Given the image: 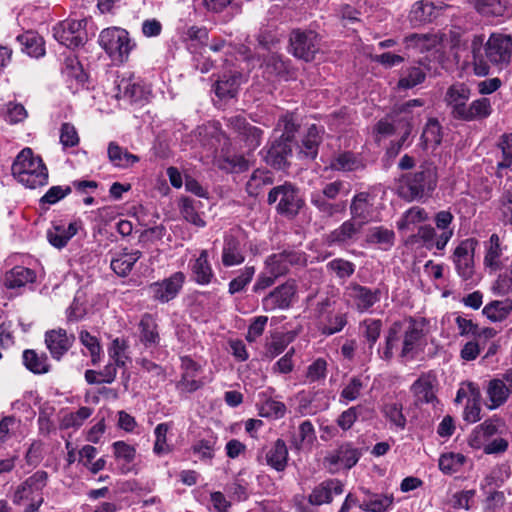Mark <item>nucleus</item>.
<instances>
[{
	"label": "nucleus",
	"mask_w": 512,
	"mask_h": 512,
	"mask_svg": "<svg viewBox=\"0 0 512 512\" xmlns=\"http://www.w3.org/2000/svg\"><path fill=\"white\" fill-rule=\"evenodd\" d=\"M268 204H276V211L289 218L295 217L304 206L299 189L289 182L273 187L268 193Z\"/></svg>",
	"instance_id": "5"
},
{
	"label": "nucleus",
	"mask_w": 512,
	"mask_h": 512,
	"mask_svg": "<svg viewBox=\"0 0 512 512\" xmlns=\"http://www.w3.org/2000/svg\"><path fill=\"white\" fill-rule=\"evenodd\" d=\"M254 275V266H246L244 269H242L239 274L229 282V294L234 295L244 291L247 285L252 281Z\"/></svg>",
	"instance_id": "53"
},
{
	"label": "nucleus",
	"mask_w": 512,
	"mask_h": 512,
	"mask_svg": "<svg viewBox=\"0 0 512 512\" xmlns=\"http://www.w3.org/2000/svg\"><path fill=\"white\" fill-rule=\"evenodd\" d=\"M295 293V282L287 281L286 283L276 287L262 299L263 310L266 312H272L277 309H287L290 307Z\"/></svg>",
	"instance_id": "11"
},
{
	"label": "nucleus",
	"mask_w": 512,
	"mask_h": 512,
	"mask_svg": "<svg viewBox=\"0 0 512 512\" xmlns=\"http://www.w3.org/2000/svg\"><path fill=\"white\" fill-rule=\"evenodd\" d=\"M492 113L491 102L488 98L482 97L467 104L460 120L474 121L487 118Z\"/></svg>",
	"instance_id": "30"
},
{
	"label": "nucleus",
	"mask_w": 512,
	"mask_h": 512,
	"mask_svg": "<svg viewBox=\"0 0 512 512\" xmlns=\"http://www.w3.org/2000/svg\"><path fill=\"white\" fill-rule=\"evenodd\" d=\"M393 503V496L375 494L362 501L359 507L369 512H386Z\"/></svg>",
	"instance_id": "50"
},
{
	"label": "nucleus",
	"mask_w": 512,
	"mask_h": 512,
	"mask_svg": "<svg viewBox=\"0 0 512 512\" xmlns=\"http://www.w3.org/2000/svg\"><path fill=\"white\" fill-rule=\"evenodd\" d=\"M428 219L426 211L418 206L408 209L397 222L399 230H409L411 225L423 222Z\"/></svg>",
	"instance_id": "54"
},
{
	"label": "nucleus",
	"mask_w": 512,
	"mask_h": 512,
	"mask_svg": "<svg viewBox=\"0 0 512 512\" xmlns=\"http://www.w3.org/2000/svg\"><path fill=\"white\" fill-rule=\"evenodd\" d=\"M140 341L146 346L151 347L159 343V333L157 323L152 315L144 314L139 323Z\"/></svg>",
	"instance_id": "35"
},
{
	"label": "nucleus",
	"mask_w": 512,
	"mask_h": 512,
	"mask_svg": "<svg viewBox=\"0 0 512 512\" xmlns=\"http://www.w3.org/2000/svg\"><path fill=\"white\" fill-rule=\"evenodd\" d=\"M75 341L74 335H68L65 329H52L45 333V344L51 356L60 360L72 347Z\"/></svg>",
	"instance_id": "15"
},
{
	"label": "nucleus",
	"mask_w": 512,
	"mask_h": 512,
	"mask_svg": "<svg viewBox=\"0 0 512 512\" xmlns=\"http://www.w3.org/2000/svg\"><path fill=\"white\" fill-rule=\"evenodd\" d=\"M502 250L500 248V240L497 234H492L489 239V247L484 258V264L486 267L496 271L500 269V256Z\"/></svg>",
	"instance_id": "51"
},
{
	"label": "nucleus",
	"mask_w": 512,
	"mask_h": 512,
	"mask_svg": "<svg viewBox=\"0 0 512 512\" xmlns=\"http://www.w3.org/2000/svg\"><path fill=\"white\" fill-rule=\"evenodd\" d=\"M436 185V169L431 165H421L417 171L403 174L399 178L397 191L401 198L411 202L429 196Z\"/></svg>",
	"instance_id": "4"
},
{
	"label": "nucleus",
	"mask_w": 512,
	"mask_h": 512,
	"mask_svg": "<svg viewBox=\"0 0 512 512\" xmlns=\"http://www.w3.org/2000/svg\"><path fill=\"white\" fill-rule=\"evenodd\" d=\"M473 55V70L478 76L489 74L488 63L503 67L507 65L512 56V38L502 33H492L485 42L482 34L474 35L471 40Z\"/></svg>",
	"instance_id": "2"
},
{
	"label": "nucleus",
	"mask_w": 512,
	"mask_h": 512,
	"mask_svg": "<svg viewBox=\"0 0 512 512\" xmlns=\"http://www.w3.org/2000/svg\"><path fill=\"white\" fill-rule=\"evenodd\" d=\"M348 296L354 301L356 308L363 312L370 309L375 303L380 301V289H370L357 283H351L347 287Z\"/></svg>",
	"instance_id": "17"
},
{
	"label": "nucleus",
	"mask_w": 512,
	"mask_h": 512,
	"mask_svg": "<svg viewBox=\"0 0 512 512\" xmlns=\"http://www.w3.org/2000/svg\"><path fill=\"white\" fill-rule=\"evenodd\" d=\"M468 389L470 391V397L465 406L464 419L470 423H475L480 420L481 409L479 401L481 393L473 383H468Z\"/></svg>",
	"instance_id": "43"
},
{
	"label": "nucleus",
	"mask_w": 512,
	"mask_h": 512,
	"mask_svg": "<svg viewBox=\"0 0 512 512\" xmlns=\"http://www.w3.org/2000/svg\"><path fill=\"white\" fill-rule=\"evenodd\" d=\"M245 261V255L242 252L240 242L237 238L230 235L225 237L222 250V263L226 267L240 265Z\"/></svg>",
	"instance_id": "27"
},
{
	"label": "nucleus",
	"mask_w": 512,
	"mask_h": 512,
	"mask_svg": "<svg viewBox=\"0 0 512 512\" xmlns=\"http://www.w3.org/2000/svg\"><path fill=\"white\" fill-rule=\"evenodd\" d=\"M118 93L117 96L119 98H126L130 101H138L142 99L144 95V89L138 83H136L132 78H121L117 83Z\"/></svg>",
	"instance_id": "44"
},
{
	"label": "nucleus",
	"mask_w": 512,
	"mask_h": 512,
	"mask_svg": "<svg viewBox=\"0 0 512 512\" xmlns=\"http://www.w3.org/2000/svg\"><path fill=\"white\" fill-rule=\"evenodd\" d=\"M364 386L365 384L362 378L360 376H354L342 389L340 397L347 401H354L360 396Z\"/></svg>",
	"instance_id": "62"
},
{
	"label": "nucleus",
	"mask_w": 512,
	"mask_h": 512,
	"mask_svg": "<svg viewBox=\"0 0 512 512\" xmlns=\"http://www.w3.org/2000/svg\"><path fill=\"white\" fill-rule=\"evenodd\" d=\"M274 182L273 174L267 170H255L246 183V191L250 196L256 197L263 188L272 185Z\"/></svg>",
	"instance_id": "40"
},
{
	"label": "nucleus",
	"mask_w": 512,
	"mask_h": 512,
	"mask_svg": "<svg viewBox=\"0 0 512 512\" xmlns=\"http://www.w3.org/2000/svg\"><path fill=\"white\" fill-rule=\"evenodd\" d=\"M184 274L176 272L162 282H155L150 285V291L153 294V298L162 303L169 302L174 299L179 293L184 283Z\"/></svg>",
	"instance_id": "14"
},
{
	"label": "nucleus",
	"mask_w": 512,
	"mask_h": 512,
	"mask_svg": "<svg viewBox=\"0 0 512 512\" xmlns=\"http://www.w3.org/2000/svg\"><path fill=\"white\" fill-rule=\"evenodd\" d=\"M183 369L181 380L177 383V388L183 392H194L203 386V382L197 379L200 366L191 358L181 359Z\"/></svg>",
	"instance_id": "20"
},
{
	"label": "nucleus",
	"mask_w": 512,
	"mask_h": 512,
	"mask_svg": "<svg viewBox=\"0 0 512 512\" xmlns=\"http://www.w3.org/2000/svg\"><path fill=\"white\" fill-rule=\"evenodd\" d=\"M291 53L306 62L314 60L319 51V40L312 30H292L289 38Z\"/></svg>",
	"instance_id": "7"
},
{
	"label": "nucleus",
	"mask_w": 512,
	"mask_h": 512,
	"mask_svg": "<svg viewBox=\"0 0 512 512\" xmlns=\"http://www.w3.org/2000/svg\"><path fill=\"white\" fill-rule=\"evenodd\" d=\"M477 241L473 238L463 240L455 249L453 261L459 276L468 280L474 273L473 256Z\"/></svg>",
	"instance_id": "9"
},
{
	"label": "nucleus",
	"mask_w": 512,
	"mask_h": 512,
	"mask_svg": "<svg viewBox=\"0 0 512 512\" xmlns=\"http://www.w3.org/2000/svg\"><path fill=\"white\" fill-rule=\"evenodd\" d=\"M80 226L81 223L78 221L71 222L67 227L64 225H53L47 231V239L52 246L61 249L78 232Z\"/></svg>",
	"instance_id": "25"
},
{
	"label": "nucleus",
	"mask_w": 512,
	"mask_h": 512,
	"mask_svg": "<svg viewBox=\"0 0 512 512\" xmlns=\"http://www.w3.org/2000/svg\"><path fill=\"white\" fill-rule=\"evenodd\" d=\"M24 366L34 374H46L50 371V364L45 353H38L33 349L23 352Z\"/></svg>",
	"instance_id": "33"
},
{
	"label": "nucleus",
	"mask_w": 512,
	"mask_h": 512,
	"mask_svg": "<svg viewBox=\"0 0 512 512\" xmlns=\"http://www.w3.org/2000/svg\"><path fill=\"white\" fill-rule=\"evenodd\" d=\"M470 95L471 90L464 83H454L447 89L444 100L455 119L460 120Z\"/></svg>",
	"instance_id": "16"
},
{
	"label": "nucleus",
	"mask_w": 512,
	"mask_h": 512,
	"mask_svg": "<svg viewBox=\"0 0 512 512\" xmlns=\"http://www.w3.org/2000/svg\"><path fill=\"white\" fill-rule=\"evenodd\" d=\"M385 417L395 426L404 429L406 418L402 413V406L397 403H388L383 407Z\"/></svg>",
	"instance_id": "63"
},
{
	"label": "nucleus",
	"mask_w": 512,
	"mask_h": 512,
	"mask_svg": "<svg viewBox=\"0 0 512 512\" xmlns=\"http://www.w3.org/2000/svg\"><path fill=\"white\" fill-rule=\"evenodd\" d=\"M411 14L419 22H430L436 17V6L432 0H421L413 5Z\"/></svg>",
	"instance_id": "55"
},
{
	"label": "nucleus",
	"mask_w": 512,
	"mask_h": 512,
	"mask_svg": "<svg viewBox=\"0 0 512 512\" xmlns=\"http://www.w3.org/2000/svg\"><path fill=\"white\" fill-rule=\"evenodd\" d=\"M291 153V143L277 139L266 151L264 160L268 165L276 169H283L287 165V158Z\"/></svg>",
	"instance_id": "23"
},
{
	"label": "nucleus",
	"mask_w": 512,
	"mask_h": 512,
	"mask_svg": "<svg viewBox=\"0 0 512 512\" xmlns=\"http://www.w3.org/2000/svg\"><path fill=\"white\" fill-rule=\"evenodd\" d=\"M35 273L33 270L17 266L5 275L4 284L9 289H15L33 282Z\"/></svg>",
	"instance_id": "39"
},
{
	"label": "nucleus",
	"mask_w": 512,
	"mask_h": 512,
	"mask_svg": "<svg viewBox=\"0 0 512 512\" xmlns=\"http://www.w3.org/2000/svg\"><path fill=\"white\" fill-rule=\"evenodd\" d=\"M363 328V336L368 343V348L371 351L380 337L382 322L379 319H366L361 324Z\"/></svg>",
	"instance_id": "58"
},
{
	"label": "nucleus",
	"mask_w": 512,
	"mask_h": 512,
	"mask_svg": "<svg viewBox=\"0 0 512 512\" xmlns=\"http://www.w3.org/2000/svg\"><path fill=\"white\" fill-rule=\"evenodd\" d=\"M199 200L183 198L181 200L180 212L183 218L197 227H204L205 221L202 219L199 209L201 208Z\"/></svg>",
	"instance_id": "41"
},
{
	"label": "nucleus",
	"mask_w": 512,
	"mask_h": 512,
	"mask_svg": "<svg viewBox=\"0 0 512 512\" xmlns=\"http://www.w3.org/2000/svg\"><path fill=\"white\" fill-rule=\"evenodd\" d=\"M411 391L418 404L432 403L436 399L432 382L428 377H420L417 379L412 384Z\"/></svg>",
	"instance_id": "42"
},
{
	"label": "nucleus",
	"mask_w": 512,
	"mask_h": 512,
	"mask_svg": "<svg viewBox=\"0 0 512 512\" xmlns=\"http://www.w3.org/2000/svg\"><path fill=\"white\" fill-rule=\"evenodd\" d=\"M424 105V101L421 99H412L399 106H397V116L399 117V124L403 123V133L397 143H401V146L408 139L413 121L415 117L419 116V113H414V108H421Z\"/></svg>",
	"instance_id": "21"
},
{
	"label": "nucleus",
	"mask_w": 512,
	"mask_h": 512,
	"mask_svg": "<svg viewBox=\"0 0 512 512\" xmlns=\"http://www.w3.org/2000/svg\"><path fill=\"white\" fill-rule=\"evenodd\" d=\"M47 479V472L36 471L17 487L13 498L14 503L19 504L23 500H31V502L37 500L39 496H42L41 491L46 486Z\"/></svg>",
	"instance_id": "10"
},
{
	"label": "nucleus",
	"mask_w": 512,
	"mask_h": 512,
	"mask_svg": "<svg viewBox=\"0 0 512 512\" xmlns=\"http://www.w3.org/2000/svg\"><path fill=\"white\" fill-rule=\"evenodd\" d=\"M288 449L282 439H277L266 453V462L276 471H283L287 466Z\"/></svg>",
	"instance_id": "31"
},
{
	"label": "nucleus",
	"mask_w": 512,
	"mask_h": 512,
	"mask_svg": "<svg viewBox=\"0 0 512 512\" xmlns=\"http://www.w3.org/2000/svg\"><path fill=\"white\" fill-rule=\"evenodd\" d=\"M487 393L492 402L490 409H493L503 404L511 392L508 389L507 383H504V380L494 379L490 381Z\"/></svg>",
	"instance_id": "48"
},
{
	"label": "nucleus",
	"mask_w": 512,
	"mask_h": 512,
	"mask_svg": "<svg viewBox=\"0 0 512 512\" xmlns=\"http://www.w3.org/2000/svg\"><path fill=\"white\" fill-rule=\"evenodd\" d=\"M142 256L141 251L136 250L129 252L127 248L123 249V252L111 261V269L119 276H127L135 263Z\"/></svg>",
	"instance_id": "29"
},
{
	"label": "nucleus",
	"mask_w": 512,
	"mask_h": 512,
	"mask_svg": "<svg viewBox=\"0 0 512 512\" xmlns=\"http://www.w3.org/2000/svg\"><path fill=\"white\" fill-rule=\"evenodd\" d=\"M99 43L113 61L123 62L132 48L128 32L120 28L104 29Z\"/></svg>",
	"instance_id": "6"
},
{
	"label": "nucleus",
	"mask_w": 512,
	"mask_h": 512,
	"mask_svg": "<svg viewBox=\"0 0 512 512\" xmlns=\"http://www.w3.org/2000/svg\"><path fill=\"white\" fill-rule=\"evenodd\" d=\"M167 423H160L155 427V443L153 451L157 455H165L172 451L171 446L167 443V433L169 431Z\"/></svg>",
	"instance_id": "59"
},
{
	"label": "nucleus",
	"mask_w": 512,
	"mask_h": 512,
	"mask_svg": "<svg viewBox=\"0 0 512 512\" xmlns=\"http://www.w3.org/2000/svg\"><path fill=\"white\" fill-rule=\"evenodd\" d=\"M311 204L325 217H333L346 211V201L331 202L329 199L313 192L310 197Z\"/></svg>",
	"instance_id": "34"
},
{
	"label": "nucleus",
	"mask_w": 512,
	"mask_h": 512,
	"mask_svg": "<svg viewBox=\"0 0 512 512\" xmlns=\"http://www.w3.org/2000/svg\"><path fill=\"white\" fill-rule=\"evenodd\" d=\"M79 339L82 345L89 350L92 364H97L100 360L101 353V346L98 339L86 330L80 332Z\"/></svg>",
	"instance_id": "61"
},
{
	"label": "nucleus",
	"mask_w": 512,
	"mask_h": 512,
	"mask_svg": "<svg viewBox=\"0 0 512 512\" xmlns=\"http://www.w3.org/2000/svg\"><path fill=\"white\" fill-rule=\"evenodd\" d=\"M17 41L31 57L39 58L45 54L43 38L33 31H27L19 35Z\"/></svg>",
	"instance_id": "36"
},
{
	"label": "nucleus",
	"mask_w": 512,
	"mask_h": 512,
	"mask_svg": "<svg viewBox=\"0 0 512 512\" xmlns=\"http://www.w3.org/2000/svg\"><path fill=\"white\" fill-rule=\"evenodd\" d=\"M192 275L194 280L200 285H206L213 278V271L208 261L207 250H202L192 265Z\"/></svg>",
	"instance_id": "37"
},
{
	"label": "nucleus",
	"mask_w": 512,
	"mask_h": 512,
	"mask_svg": "<svg viewBox=\"0 0 512 512\" xmlns=\"http://www.w3.org/2000/svg\"><path fill=\"white\" fill-rule=\"evenodd\" d=\"M351 219L364 226L373 219V203L367 192L357 193L350 204Z\"/></svg>",
	"instance_id": "18"
},
{
	"label": "nucleus",
	"mask_w": 512,
	"mask_h": 512,
	"mask_svg": "<svg viewBox=\"0 0 512 512\" xmlns=\"http://www.w3.org/2000/svg\"><path fill=\"white\" fill-rule=\"evenodd\" d=\"M107 153L110 162L119 168H129L140 160L137 155L129 153L115 142L109 143Z\"/></svg>",
	"instance_id": "32"
},
{
	"label": "nucleus",
	"mask_w": 512,
	"mask_h": 512,
	"mask_svg": "<svg viewBox=\"0 0 512 512\" xmlns=\"http://www.w3.org/2000/svg\"><path fill=\"white\" fill-rule=\"evenodd\" d=\"M86 20H65L53 28L55 39L67 48H76L86 41Z\"/></svg>",
	"instance_id": "8"
},
{
	"label": "nucleus",
	"mask_w": 512,
	"mask_h": 512,
	"mask_svg": "<svg viewBox=\"0 0 512 512\" xmlns=\"http://www.w3.org/2000/svg\"><path fill=\"white\" fill-rule=\"evenodd\" d=\"M512 311V299L495 300L483 308V314L492 322L505 320Z\"/></svg>",
	"instance_id": "38"
},
{
	"label": "nucleus",
	"mask_w": 512,
	"mask_h": 512,
	"mask_svg": "<svg viewBox=\"0 0 512 512\" xmlns=\"http://www.w3.org/2000/svg\"><path fill=\"white\" fill-rule=\"evenodd\" d=\"M425 148H436L442 141L441 126L436 119H430L422 133Z\"/></svg>",
	"instance_id": "49"
},
{
	"label": "nucleus",
	"mask_w": 512,
	"mask_h": 512,
	"mask_svg": "<svg viewBox=\"0 0 512 512\" xmlns=\"http://www.w3.org/2000/svg\"><path fill=\"white\" fill-rule=\"evenodd\" d=\"M304 262L303 255L294 250H284L280 253L272 254L265 260V266L270 274L278 278L285 275L290 266Z\"/></svg>",
	"instance_id": "13"
},
{
	"label": "nucleus",
	"mask_w": 512,
	"mask_h": 512,
	"mask_svg": "<svg viewBox=\"0 0 512 512\" xmlns=\"http://www.w3.org/2000/svg\"><path fill=\"white\" fill-rule=\"evenodd\" d=\"M362 225L349 219L343 222L337 229L333 230L328 236L330 244H344L353 240L361 231Z\"/></svg>",
	"instance_id": "28"
},
{
	"label": "nucleus",
	"mask_w": 512,
	"mask_h": 512,
	"mask_svg": "<svg viewBox=\"0 0 512 512\" xmlns=\"http://www.w3.org/2000/svg\"><path fill=\"white\" fill-rule=\"evenodd\" d=\"M425 72L420 67L408 68L400 77L398 87L401 89H411L425 80Z\"/></svg>",
	"instance_id": "56"
},
{
	"label": "nucleus",
	"mask_w": 512,
	"mask_h": 512,
	"mask_svg": "<svg viewBox=\"0 0 512 512\" xmlns=\"http://www.w3.org/2000/svg\"><path fill=\"white\" fill-rule=\"evenodd\" d=\"M327 267L342 279L350 277L355 271V265L352 262L341 258L330 261Z\"/></svg>",
	"instance_id": "64"
},
{
	"label": "nucleus",
	"mask_w": 512,
	"mask_h": 512,
	"mask_svg": "<svg viewBox=\"0 0 512 512\" xmlns=\"http://www.w3.org/2000/svg\"><path fill=\"white\" fill-rule=\"evenodd\" d=\"M465 457L461 454H444L439 459V468L445 474H452L463 465Z\"/></svg>",
	"instance_id": "60"
},
{
	"label": "nucleus",
	"mask_w": 512,
	"mask_h": 512,
	"mask_svg": "<svg viewBox=\"0 0 512 512\" xmlns=\"http://www.w3.org/2000/svg\"><path fill=\"white\" fill-rule=\"evenodd\" d=\"M343 493V484L337 479H328L317 485L308 496V502L312 505L330 503L333 495Z\"/></svg>",
	"instance_id": "19"
},
{
	"label": "nucleus",
	"mask_w": 512,
	"mask_h": 512,
	"mask_svg": "<svg viewBox=\"0 0 512 512\" xmlns=\"http://www.w3.org/2000/svg\"><path fill=\"white\" fill-rule=\"evenodd\" d=\"M92 414V409L89 407H81L76 412H71L63 416L61 420V428H78L86 419Z\"/></svg>",
	"instance_id": "57"
},
{
	"label": "nucleus",
	"mask_w": 512,
	"mask_h": 512,
	"mask_svg": "<svg viewBox=\"0 0 512 512\" xmlns=\"http://www.w3.org/2000/svg\"><path fill=\"white\" fill-rule=\"evenodd\" d=\"M426 345L425 319L405 317L391 324L385 335V344L378 349L379 357L390 361L394 349L400 347L399 357L414 359Z\"/></svg>",
	"instance_id": "1"
},
{
	"label": "nucleus",
	"mask_w": 512,
	"mask_h": 512,
	"mask_svg": "<svg viewBox=\"0 0 512 512\" xmlns=\"http://www.w3.org/2000/svg\"><path fill=\"white\" fill-rule=\"evenodd\" d=\"M360 452L351 444H342L335 450L330 451L324 458V463L331 472L339 468H352L359 460Z\"/></svg>",
	"instance_id": "12"
},
{
	"label": "nucleus",
	"mask_w": 512,
	"mask_h": 512,
	"mask_svg": "<svg viewBox=\"0 0 512 512\" xmlns=\"http://www.w3.org/2000/svg\"><path fill=\"white\" fill-rule=\"evenodd\" d=\"M242 80V74L237 71L223 74L215 83V94L221 99L233 98Z\"/></svg>",
	"instance_id": "24"
},
{
	"label": "nucleus",
	"mask_w": 512,
	"mask_h": 512,
	"mask_svg": "<svg viewBox=\"0 0 512 512\" xmlns=\"http://www.w3.org/2000/svg\"><path fill=\"white\" fill-rule=\"evenodd\" d=\"M361 167V161L351 152L340 153L330 161V168L336 171H355Z\"/></svg>",
	"instance_id": "47"
},
{
	"label": "nucleus",
	"mask_w": 512,
	"mask_h": 512,
	"mask_svg": "<svg viewBox=\"0 0 512 512\" xmlns=\"http://www.w3.org/2000/svg\"><path fill=\"white\" fill-rule=\"evenodd\" d=\"M228 124L243 137L249 149H255L260 145L262 131L259 128L250 125L244 117H230L228 119Z\"/></svg>",
	"instance_id": "22"
},
{
	"label": "nucleus",
	"mask_w": 512,
	"mask_h": 512,
	"mask_svg": "<svg viewBox=\"0 0 512 512\" xmlns=\"http://www.w3.org/2000/svg\"><path fill=\"white\" fill-rule=\"evenodd\" d=\"M505 429V424L500 418H491L485 420L482 424L476 427V438L487 439L497 434H502Z\"/></svg>",
	"instance_id": "52"
},
{
	"label": "nucleus",
	"mask_w": 512,
	"mask_h": 512,
	"mask_svg": "<svg viewBox=\"0 0 512 512\" xmlns=\"http://www.w3.org/2000/svg\"><path fill=\"white\" fill-rule=\"evenodd\" d=\"M321 142V136L319 130L315 125H312L302 140L300 146V154L303 156L314 159L318 154V147Z\"/></svg>",
	"instance_id": "45"
},
{
	"label": "nucleus",
	"mask_w": 512,
	"mask_h": 512,
	"mask_svg": "<svg viewBox=\"0 0 512 512\" xmlns=\"http://www.w3.org/2000/svg\"><path fill=\"white\" fill-rule=\"evenodd\" d=\"M316 439L314 426L309 420L303 421L298 429V435L291 440V445L300 450L306 446H310Z\"/></svg>",
	"instance_id": "46"
},
{
	"label": "nucleus",
	"mask_w": 512,
	"mask_h": 512,
	"mask_svg": "<svg viewBox=\"0 0 512 512\" xmlns=\"http://www.w3.org/2000/svg\"><path fill=\"white\" fill-rule=\"evenodd\" d=\"M12 175L19 183L30 189L43 187L48 183V169L42 158L33 153L31 148H24L15 158Z\"/></svg>",
	"instance_id": "3"
},
{
	"label": "nucleus",
	"mask_w": 512,
	"mask_h": 512,
	"mask_svg": "<svg viewBox=\"0 0 512 512\" xmlns=\"http://www.w3.org/2000/svg\"><path fill=\"white\" fill-rule=\"evenodd\" d=\"M470 2L483 16H504L512 7V0H470Z\"/></svg>",
	"instance_id": "26"
}]
</instances>
